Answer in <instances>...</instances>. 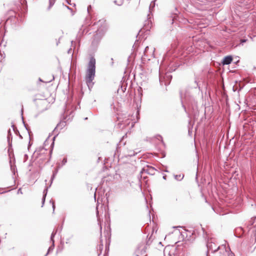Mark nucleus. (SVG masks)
<instances>
[{
  "mask_svg": "<svg viewBox=\"0 0 256 256\" xmlns=\"http://www.w3.org/2000/svg\"><path fill=\"white\" fill-rule=\"evenodd\" d=\"M96 62L94 58L91 56L88 63L86 76V82L89 88H90V86H92L94 84L92 80L95 77Z\"/></svg>",
  "mask_w": 256,
  "mask_h": 256,
  "instance_id": "1",
  "label": "nucleus"
},
{
  "mask_svg": "<svg viewBox=\"0 0 256 256\" xmlns=\"http://www.w3.org/2000/svg\"><path fill=\"white\" fill-rule=\"evenodd\" d=\"M180 97L182 106L184 108L185 111H186V108L184 104V102L188 104V108H192V110L194 114L196 116L197 114L198 108L196 106V102L194 96L190 94V92L186 91L184 94L181 92Z\"/></svg>",
  "mask_w": 256,
  "mask_h": 256,
  "instance_id": "2",
  "label": "nucleus"
},
{
  "mask_svg": "<svg viewBox=\"0 0 256 256\" xmlns=\"http://www.w3.org/2000/svg\"><path fill=\"white\" fill-rule=\"evenodd\" d=\"M206 246L208 248L207 254L210 252H215L219 250H220V254L222 253V256H234V254L230 250L229 248H226V245H222L216 248V244L212 240L208 241Z\"/></svg>",
  "mask_w": 256,
  "mask_h": 256,
  "instance_id": "3",
  "label": "nucleus"
},
{
  "mask_svg": "<svg viewBox=\"0 0 256 256\" xmlns=\"http://www.w3.org/2000/svg\"><path fill=\"white\" fill-rule=\"evenodd\" d=\"M172 78V76L169 73L167 72L164 76H162L161 72L160 71L159 80L161 84H162L163 83L166 86L168 84Z\"/></svg>",
  "mask_w": 256,
  "mask_h": 256,
  "instance_id": "4",
  "label": "nucleus"
},
{
  "mask_svg": "<svg viewBox=\"0 0 256 256\" xmlns=\"http://www.w3.org/2000/svg\"><path fill=\"white\" fill-rule=\"evenodd\" d=\"M102 35L100 34L98 30L94 36L92 40V45L94 47H96L98 44Z\"/></svg>",
  "mask_w": 256,
  "mask_h": 256,
  "instance_id": "5",
  "label": "nucleus"
},
{
  "mask_svg": "<svg viewBox=\"0 0 256 256\" xmlns=\"http://www.w3.org/2000/svg\"><path fill=\"white\" fill-rule=\"evenodd\" d=\"M56 232H57L56 230H54V231L52 232L51 234L50 241L52 242V244L48 248V254H49L50 252H51L52 250L54 248V237L55 235L56 234Z\"/></svg>",
  "mask_w": 256,
  "mask_h": 256,
  "instance_id": "6",
  "label": "nucleus"
},
{
  "mask_svg": "<svg viewBox=\"0 0 256 256\" xmlns=\"http://www.w3.org/2000/svg\"><path fill=\"white\" fill-rule=\"evenodd\" d=\"M232 60V58L230 56H228L224 58L222 60V63L224 65L229 64H230Z\"/></svg>",
  "mask_w": 256,
  "mask_h": 256,
  "instance_id": "7",
  "label": "nucleus"
},
{
  "mask_svg": "<svg viewBox=\"0 0 256 256\" xmlns=\"http://www.w3.org/2000/svg\"><path fill=\"white\" fill-rule=\"evenodd\" d=\"M174 178L176 180L180 181L183 179L184 176L181 175V174H176V175H174Z\"/></svg>",
  "mask_w": 256,
  "mask_h": 256,
  "instance_id": "8",
  "label": "nucleus"
},
{
  "mask_svg": "<svg viewBox=\"0 0 256 256\" xmlns=\"http://www.w3.org/2000/svg\"><path fill=\"white\" fill-rule=\"evenodd\" d=\"M8 142L9 144H10V140H12V135L10 132V129L8 130Z\"/></svg>",
  "mask_w": 256,
  "mask_h": 256,
  "instance_id": "9",
  "label": "nucleus"
},
{
  "mask_svg": "<svg viewBox=\"0 0 256 256\" xmlns=\"http://www.w3.org/2000/svg\"><path fill=\"white\" fill-rule=\"evenodd\" d=\"M155 6V0L151 2L150 6H149V10L151 12L152 9Z\"/></svg>",
  "mask_w": 256,
  "mask_h": 256,
  "instance_id": "10",
  "label": "nucleus"
},
{
  "mask_svg": "<svg viewBox=\"0 0 256 256\" xmlns=\"http://www.w3.org/2000/svg\"><path fill=\"white\" fill-rule=\"evenodd\" d=\"M252 242H253V240H254V242L256 240V230H252Z\"/></svg>",
  "mask_w": 256,
  "mask_h": 256,
  "instance_id": "11",
  "label": "nucleus"
},
{
  "mask_svg": "<svg viewBox=\"0 0 256 256\" xmlns=\"http://www.w3.org/2000/svg\"><path fill=\"white\" fill-rule=\"evenodd\" d=\"M149 23H150V21L149 20H146V21L145 22V24H144V29L146 30H148L149 28H150V26H148Z\"/></svg>",
  "mask_w": 256,
  "mask_h": 256,
  "instance_id": "12",
  "label": "nucleus"
},
{
  "mask_svg": "<svg viewBox=\"0 0 256 256\" xmlns=\"http://www.w3.org/2000/svg\"><path fill=\"white\" fill-rule=\"evenodd\" d=\"M55 2V0H49V6L48 8V10H50V8L54 4Z\"/></svg>",
  "mask_w": 256,
  "mask_h": 256,
  "instance_id": "13",
  "label": "nucleus"
},
{
  "mask_svg": "<svg viewBox=\"0 0 256 256\" xmlns=\"http://www.w3.org/2000/svg\"><path fill=\"white\" fill-rule=\"evenodd\" d=\"M67 162V158H64L62 162L61 166H60V164H59V166H64Z\"/></svg>",
  "mask_w": 256,
  "mask_h": 256,
  "instance_id": "14",
  "label": "nucleus"
},
{
  "mask_svg": "<svg viewBox=\"0 0 256 256\" xmlns=\"http://www.w3.org/2000/svg\"><path fill=\"white\" fill-rule=\"evenodd\" d=\"M22 112V122H23V123H24V126H25V128H26V130L28 131V127H27L26 125V124H25V122H24V118H23V116H22V114H23V110H22V112ZM28 132V133L30 134V132Z\"/></svg>",
  "mask_w": 256,
  "mask_h": 256,
  "instance_id": "15",
  "label": "nucleus"
},
{
  "mask_svg": "<svg viewBox=\"0 0 256 256\" xmlns=\"http://www.w3.org/2000/svg\"><path fill=\"white\" fill-rule=\"evenodd\" d=\"M135 152H134L132 151V150H131L129 152V153L126 155V156H134L135 155Z\"/></svg>",
  "mask_w": 256,
  "mask_h": 256,
  "instance_id": "16",
  "label": "nucleus"
},
{
  "mask_svg": "<svg viewBox=\"0 0 256 256\" xmlns=\"http://www.w3.org/2000/svg\"><path fill=\"white\" fill-rule=\"evenodd\" d=\"M48 188L46 187L43 192V196L44 197H46V194L48 193Z\"/></svg>",
  "mask_w": 256,
  "mask_h": 256,
  "instance_id": "17",
  "label": "nucleus"
},
{
  "mask_svg": "<svg viewBox=\"0 0 256 256\" xmlns=\"http://www.w3.org/2000/svg\"><path fill=\"white\" fill-rule=\"evenodd\" d=\"M50 202L52 203V206L53 211L54 212V209H55V204H54V201H53V200H50Z\"/></svg>",
  "mask_w": 256,
  "mask_h": 256,
  "instance_id": "18",
  "label": "nucleus"
},
{
  "mask_svg": "<svg viewBox=\"0 0 256 256\" xmlns=\"http://www.w3.org/2000/svg\"><path fill=\"white\" fill-rule=\"evenodd\" d=\"M148 48H149L148 46H147L146 47L145 50H144V56H146V52H147L148 50Z\"/></svg>",
  "mask_w": 256,
  "mask_h": 256,
  "instance_id": "19",
  "label": "nucleus"
},
{
  "mask_svg": "<svg viewBox=\"0 0 256 256\" xmlns=\"http://www.w3.org/2000/svg\"><path fill=\"white\" fill-rule=\"evenodd\" d=\"M246 40H245V39H242L240 40V44H243L245 42H246Z\"/></svg>",
  "mask_w": 256,
  "mask_h": 256,
  "instance_id": "20",
  "label": "nucleus"
},
{
  "mask_svg": "<svg viewBox=\"0 0 256 256\" xmlns=\"http://www.w3.org/2000/svg\"><path fill=\"white\" fill-rule=\"evenodd\" d=\"M92 9V6L90 5H89L88 6V8H87V10H88V13H90V10Z\"/></svg>",
  "mask_w": 256,
  "mask_h": 256,
  "instance_id": "21",
  "label": "nucleus"
},
{
  "mask_svg": "<svg viewBox=\"0 0 256 256\" xmlns=\"http://www.w3.org/2000/svg\"><path fill=\"white\" fill-rule=\"evenodd\" d=\"M45 199H46V197H44L43 196H42V206H43L44 204V202H45Z\"/></svg>",
  "mask_w": 256,
  "mask_h": 256,
  "instance_id": "22",
  "label": "nucleus"
},
{
  "mask_svg": "<svg viewBox=\"0 0 256 256\" xmlns=\"http://www.w3.org/2000/svg\"><path fill=\"white\" fill-rule=\"evenodd\" d=\"M56 174H54L51 178V184L52 182V180L55 176Z\"/></svg>",
  "mask_w": 256,
  "mask_h": 256,
  "instance_id": "23",
  "label": "nucleus"
},
{
  "mask_svg": "<svg viewBox=\"0 0 256 256\" xmlns=\"http://www.w3.org/2000/svg\"><path fill=\"white\" fill-rule=\"evenodd\" d=\"M114 2L116 4H117L118 6H121V5L122 4V2H120V4H117V3H116V0H114Z\"/></svg>",
  "mask_w": 256,
  "mask_h": 256,
  "instance_id": "24",
  "label": "nucleus"
},
{
  "mask_svg": "<svg viewBox=\"0 0 256 256\" xmlns=\"http://www.w3.org/2000/svg\"><path fill=\"white\" fill-rule=\"evenodd\" d=\"M196 86H198V84H196ZM197 87H195V89L196 91H199L200 90V87L198 86V89L196 88Z\"/></svg>",
  "mask_w": 256,
  "mask_h": 256,
  "instance_id": "25",
  "label": "nucleus"
},
{
  "mask_svg": "<svg viewBox=\"0 0 256 256\" xmlns=\"http://www.w3.org/2000/svg\"><path fill=\"white\" fill-rule=\"evenodd\" d=\"M18 194H19V193L22 194V190L20 188L18 190Z\"/></svg>",
  "mask_w": 256,
  "mask_h": 256,
  "instance_id": "26",
  "label": "nucleus"
},
{
  "mask_svg": "<svg viewBox=\"0 0 256 256\" xmlns=\"http://www.w3.org/2000/svg\"><path fill=\"white\" fill-rule=\"evenodd\" d=\"M146 170H146L145 168H143L141 172H140V173H142L144 172H146Z\"/></svg>",
  "mask_w": 256,
  "mask_h": 256,
  "instance_id": "27",
  "label": "nucleus"
},
{
  "mask_svg": "<svg viewBox=\"0 0 256 256\" xmlns=\"http://www.w3.org/2000/svg\"><path fill=\"white\" fill-rule=\"evenodd\" d=\"M110 62H111V65L112 66L113 64H114V62H113V58H111Z\"/></svg>",
  "mask_w": 256,
  "mask_h": 256,
  "instance_id": "28",
  "label": "nucleus"
},
{
  "mask_svg": "<svg viewBox=\"0 0 256 256\" xmlns=\"http://www.w3.org/2000/svg\"><path fill=\"white\" fill-rule=\"evenodd\" d=\"M12 127L13 128L15 132V129H16V128L14 127V125L12 126ZM17 131H18L17 130H16Z\"/></svg>",
  "mask_w": 256,
  "mask_h": 256,
  "instance_id": "29",
  "label": "nucleus"
},
{
  "mask_svg": "<svg viewBox=\"0 0 256 256\" xmlns=\"http://www.w3.org/2000/svg\"><path fill=\"white\" fill-rule=\"evenodd\" d=\"M172 70H171L170 68H168V70H167L168 72H170V71Z\"/></svg>",
  "mask_w": 256,
  "mask_h": 256,
  "instance_id": "30",
  "label": "nucleus"
},
{
  "mask_svg": "<svg viewBox=\"0 0 256 256\" xmlns=\"http://www.w3.org/2000/svg\"><path fill=\"white\" fill-rule=\"evenodd\" d=\"M163 178H164V180H166V175L164 176H163Z\"/></svg>",
  "mask_w": 256,
  "mask_h": 256,
  "instance_id": "31",
  "label": "nucleus"
},
{
  "mask_svg": "<svg viewBox=\"0 0 256 256\" xmlns=\"http://www.w3.org/2000/svg\"><path fill=\"white\" fill-rule=\"evenodd\" d=\"M150 170H151L152 171H153V172H154V171L155 169H154V168H150Z\"/></svg>",
  "mask_w": 256,
  "mask_h": 256,
  "instance_id": "32",
  "label": "nucleus"
},
{
  "mask_svg": "<svg viewBox=\"0 0 256 256\" xmlns=\"http://www.w3.org/2000/svg\"><path fill=\"white\" fill-rule=\"evenodd\" d=\"M71 52H72V48H70V49L68 50V52L69 54H70V53H71Z\"/></svg>",
  "mask_w": 256,
  "mask_h": 256,
  "instance_id": "33",
  "label": "nucleus"
},
{
  "mask_svg": "<svg viewBox=\"0 0 256 256\" xmlns=\"http://www.w3.org/2000/svg\"><path fill=\"white\" fill-rule=\"evenodd\" d=\"M164 171L166 172H168V170H166Z\"/></svg>",
  "mask_w": 256,
  "mask_h": 256,
  "instance_id": "34",
  "label": "nucleus"
},
{
  "mask_svg": "<svg viewBox=\"0 0 256 256\" xmlns=\"http://www.w3.org/2000/svg\"><path fill=\"white\" fill-rule=\"evenodd\" d=\"M48 254V252H47V253L44 255V256H47Z\"/></svg>",
  "mask_w": 256,
  "mask_h": 256,
  "instance_id": "35",
  "label": "nucleus"
},
{
  "mask_svg": "<svg viewBox=\"0 0 256 256\" xmlns=\"http://www.w3.org/2000/svg\"><path fill=\"white\" fill-rule=\"evenodd\" d=\"M56 138V136L53 138V140H54Z\"/></svg>",
  "mask_w": 256,
  "mask_h": 256,
  "instance_id": "36",
  "label": "nucleus"
},
{
  "mask_svg": "<svg viewBox=\"0 0 256 256\" xmlns=\"http://www.w3.org/2000/svg\"><path fill=\"white\" fill-rule=\"evenodd\" d=\"M96 193L94 194V198L96 199Z\"/></svg>",
  "mask_w": 256,
  "mask_h": 256,
  "instance_id": "37",
  "label": "nucleus"
},
{
  "mask_svg": "<svg viewBox=\"0 0 256 256\" xmlns=\"http://www.w3.org/2000/svg\"><path fill=\"white\" fill-rule=\"evenodd\" d=\"M87 119H88V118H84V120H87Z\"/></svg>",
  "mask_w": 256,
  "mask_h": 256,
  "instance_id": "38",
  "label": "nucleus"
},
{
  "mask_svg": "<svg viewBox=\"0 0 256 256\" xmlns=\"http://www.w3.org/2000/svg\"><path fill=\"white\" fill-rule=\"evenodd\" d=\"M4 193V192H0V194H2Z\"/></svg>",
  "mask_w": 256,
  "mask_h": 256,
  "instance_id": "39",
  "label": "nucleus"
}]
</instances>
